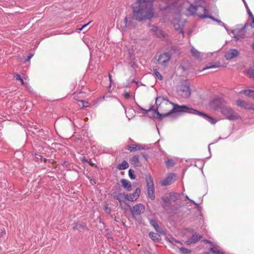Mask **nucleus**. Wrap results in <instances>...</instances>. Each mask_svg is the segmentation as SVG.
I'll use <instances>...</instances> for the list:
<instances>
[{"label":"nucleus","instance_id":"obj_63","mask_svg":"<svg viewBox=\"0 0 254 254\" xmlns=\"http://www.w3.org/2000/svg\"><path fill=\"white\" fill-rule=\"evenodd\" d=\"M89 164V165L92 167H97V166L95 164L93 163H92L91 162H89V163H88Z\"/></svg>","mask_w":254,"mask_h":254},{"label":"nucleus","instance_id":"obj_26","mask_svg":"<svg viewBox=\"0 0 254 254\" xmlns=\"http://www.w3.org/2000/svg\"><path fill=\"white\" fill-rule=\"evenodd\" d=\"M170 199H171L173 201L176 202L178 199H179L180 197V194L179 193L175 192H171L169 193Z\"/></svg>","mask_w":254,"mask_h":254},{"label":"nucleus","instance_id":"obj_62","mask_svg":"<svg viewBox=\"0 0 254 254\" xmlns=\"http://www.w3.org/2000/svg\"><path fill=\"white\" fill-rule=\"evenodd\" d=\"M81 160L83 162L89 163V161H88L84 157H83L82 158H81Z\"/></svg>","mask_w":254,"mask_h":254},{"label":"nucleus","instance_id":"obj_11","mask_svg":"<svg viewBox=\"0 0 254 254\" xmlns=\"http://www.w3.org/2000/svg\"><path fill=\"white\" fill-rule=\"evenodd\" d=\"M230 32L234 35V38L235 41H238L240 39H244L246 37V31H241V28L239 29L231 30Z\"/></svg>","mask_w":254,"mask_h":254},{"label":"nucleus","instance_id":"obj_61","mask_svg":"<svg viewBox=\"0 0 254 254\" xmlns=\"http://www.w3.org/2000/svg\"><path fill=\"white\" fill-rule=\"evenodd\" d=\"M124 97L126 99L129 98L130 97L129 93L127 92H126L125 94H124Z\"/></svg>","mask_w":254,"mask_h":254},{"label":"nucleus","instance_id":"obj_35","mask_svg":"<svg viewBox=\"0 0 254 254\" xmlns=\"http://www.w3.org/2000/svg\"><path fill=\"white\" fill-rule=\"evenodd\" d=\"M165 164L167 168H170L174 166L175 161L172 159H168L167 161H165Z\"/></svg>","mask_w":254,"mask_h":254},{"label":"nucleus","instance_id":"obj_44","mask_svg":"<svg viewBox=\"0 0 254 254\" xmlns=\"http://www.w3.org/2000/svg\"><path fill=\"white\" fill-rule=\"evenodd\" d=\"M122 192L118 193L117 191L113 192L112 195L113 197L116 199H119V197H122Z\"/></svg>","mask_w":254,"mask_h":254},{"label":"nucleus","instance_id":"obj_38","mask_svg":"<svg viewBox=\"0 0 254 254\" xmlns=\"http://www.w3.org/2000/svg\"><path fill=\"white\" fill-rule=\"evenodd\" d=\"M122 197H124L127 200L130 202H133V199L131 198L130 194L126 193L125 192H122Z\"/></svg>","mask_w":254,"mask_h":254},{"label":"nucleus","instance_id":"obj_50","mask_svg":"<svg viewBox=\"0 0 254 254\" xmlns=\"http://www.w3.org/2000/svg\"><path fill=\"white\" fill-rule=\"evenodd\" d=\"M158 29H159L158 27L153 25L152 28L150 30V31L151 32H152L154 34L155 33H156V32H157Z\"/></svg>","mask_w":254,"mask_h":254},{"label":"nucleus","instance_id":"obj_23","mask_svg":"<svg viewBox=\"0 0 254 254\" xmlns=\"http://www.w3.org/2000/svg\"><path fill=\"white\" fill-rule=\"evenodd\" d=\"M251 27L254 28V17L252 19V22L249 23V22H247L245 23V24L241 28V30L245 31L247 33L248 27Z\"/></svg>","mask_w":254,"mask_h":254},{"label":"nucleus","instance_id":"obj_57","mask_svg":"<svg viewBox=\"0 0 254 254\" xmlns=\"http://www.w3.org/2000/svg\"><path fill=\"white\" fill-rule=\"evenodd\" d=\"M33 56V54H32V53H29L28 56H27V59H26L25 61L29 62Z\"/></svg>","mask_w":254,"mask_h":254},{"label":"nucleus","instance_id":"obj_31","mask_svg":"<svg viewBox=\"0 0 254 254\" xmlns=\"http://www.w3.org/2000/svg\"><path fill=\"white\" fill-rule=\"evenodd\" d=\"M129 162L131 165H134L135 167L139 166L138 164V163L139 162L138 156H133L129 159Z\"/></svg>","mask_w":254,"mask_h":254},{"label":"nucleus","instance_id":"obj_48","mask_svg":"<svg viewBox=\"0 0 254 254\" xmlns=\"http://www.w3.org/2000/svg\"><path fill=\"white\" fill-rule=\"evenodd\" d=\"M174 27L176 30H180V32L183 34H184L183 30L182 28H181V25L179 24H175Z\"/></svg>","mask_w":254,"mask_h":254},{"label":"nucleus","instance_id":"obj_36","mask_svg":"<svg viewBox=\"0 0 254 254\" xmlns=\"http://www.w3.org/2000/svg\"><path fill=\"white\" fill-rule=\"evenodd\" d=\"M188 9L192 15H194L196 13V11H197V7L196 6L192 4H191Z\"/></svg>","mask_w":254,"mask_h":254},{"label":"nucleus","instance_id":"obj_1","mask_svg":"<svg viewBox=\"0 0 254 254\" xmlns=\"http://www.w3.org/2000/svg\"><path fill=\"white\" fill-rule=\"evenodd\" d=\"M131 7L132 14L127 15L124 19V27L132 26L134 28L135 25L132 22L133 19L138 22L147 20L151 21L154 16L153 2L150 0H136L131 4Z\"/></svg>","mask_w":254,"mask_h":254},{"label":"nucleus","instance_id":"obj_32","mask_svg":"<svg viewBox=\"0 0 254 254\" xmlns=\"http://www.w3.org/2000/svg\"><path fill=\"white\" fill-rule=\"evenodd\" d=\"M190 52L192 55L196 59L201 60V58L200 57V53L198 52L197 50L195 49L194 48H192L190 50Z\"/></svg>","mask_w":254,"mask_h":254},{"label":"nucleus","instance_id":"obj_33","mask_svg":"<svg viewBox=\"0 0 254 254\" xmlns=\"http://www.w3.org/2000/svg\"><path fill=\"white\" fill-rule=\"evenodd\" d=\"M37 133H38V136L43 138H45V137H46L49 133L48 130H44L43 129H40L37 130Z\"/></svg>","mask_w":254,"mask_h":254},{"label":"nucleus","instance_id":"obj_14","mask_svg":"<svg viewBox=\"0 0 254 254\" xmlns=\"http://www.w3.org/2000/svg\"><path fill=\"white\" fill-rule=\"evenodd\" d=\"M175 177V174H169L168 176L161 182V185L163 186H168L171 185L175 181V179H174Z\"/></svg>","mask_w":254,"mask_h":254},{"label":"nucleus","instance_id":"obj_5","mask_svg":"<svg viewBox=\"0 0 254 254\" xmlns=\"http://www.w3.org/2000/svg\"><path fill=\"white\" fill-rule=\"evenodd\" d=\"M227 104L226 101L222 97H216L209 102L210 107L215 111H220Z\"/></svg>","mask_w":254,"mask_h":254},{"label":"nucleus","instance_id":"obj_54","mask_svg":"<svg viewBox=\"0 0 254 254\" xmlns=\"http://www.w3.org/2000/svg\"><path fill=\"white\" fill-rule=\"evenodd\" d=\"M82 103V107H86L87 106H88V102L86 101H85V100H81L80 101Z\"/></svg>","mask_w":254,"mask_h":254},{"label":"nucleus","instance_id":"obj_34","mask_svg":"<svg viewBox=\"0 0 254 254\" xmlns=\"http://www.w3.org/2000/svg\"><path fill=\"white\" fill-rule=\"evenodd\" d=\"M154 36L158 38H165V35L164 31L159 28L157 32L154 34Z\"/></svg>","mask_w":254,"mask_h":254},{"label":"nucleus","instance_id":"obj_25","mask_svg":"<svg viewBox=\"0 0 254 254\" xmlns=\"http://www.w3.org/2000/svg\"><path fill=\"white\" fill-rule=\"evenodd\" d=\"M240 93H243L249 97L254 98V90L252 89H246L242 90L240 92Z\"/></svg>","mask_w":254,"mask_h":254},{"label":"nucleus","instance_id":"obj_27","mask_svg":"<svg viewBox=\"0 0 254 254\" xmlns=\"http://www.w3.org/2000/svg\"><path fill=\"white\" fill-rule=\"evenodd\" d=\"M220 66H221V65H220V64L219 62L211 63H209L208 65H207L205 67H203L202 68V70H204L205 69H209V68L219 67Z\"/></svg>","mask_w":254,"mask_h":254},{"label":"nucleus","instance_id":"obj_39","mask_svg":"<svg viewBox=\"0 0 254 254\" xmlns=\"http://www.w3.org/2000/svg\"><path fill=\"white\" fill-rule=\"evenodd\" d=\"M153 71L156 78L159 79V80H162L163 79L162 75L158 72L157 68H153Z\"/></svg>","mask_w":254,"mask_h":254},{"label":"nucleus","instance_id":"obj_7","mask_svg":"<svg viewBox=\"0 0 254 254\" xmlns=\"http://www.w3.org/2000/svg\"><path fill=\"white\" fill-rule=\"evenodd\" d=\"M177 93L179 95L183 98H187L189 97L191 94V90L189 84L186 83L181 85L177 89Z\"/></svg>","mask_w":254,"mask_h":254},{"label":"nucleus","instance_id":"obj_37","mask_svg":"<svg viewBox=\"0 0 254 254\" xmlns=\"http://www.w3.org/2000/svg\"><path fill=\"white\" fill-rule=\"evenodd\" d=\"M247 73L250 77H253L254 78V66H251L247 70Z\"/></svg>","mask_w":254,"mask_h":254},{"label":"nucleus","instance_id":"obj_55","mask_svg":"<svg viewBox=\"0 0 254 254\" xmlns=\"http://www.w3.org/2000/svg\"><path fill=\"white\" fill-rule=\"evenodd\" d=\"M203 242H204L207 244H211L212 245V247H214L215 246L213 244L212 241H211L209 240L206 239H203Z\"/></svg>","mask_w":254,"mask_h":254},{"label":"nucleus","instance_id":"obj_28","mask_svg":"<svg viewBox=\"0 0 254 254\" xmlns=\"http://www.w3.org/2000/svg\"><path fill=\"white\" fill-rule=\"evenodd\" d=\"M181 206V203L179 204L178 206H175L174 205L171 206L172 208H170L169 211L170 213H167V214H172L178 213Z\"/></svg>","mask_w":254,"mask_h":254},{"label":"nucleus","instance_id":"obj_56","mask_svg":"<svg viewBox=\"0 0 254 254\" xmlns=\"http://www.w3.org/2000/svg\"><path fill=\"white\" fill-rule=\"evenodd\" d=\"M185 244L187 245V246H189V245H190L191 244H193V242L191 241V240L189 238H188V239L187 240H186L185 242Z\"/></svg>","mask_w":254,"mask_h":254},{"label":"nucleus","instance_id":"obj_51","mask_svg":"<svg viewBox=\"0 0 254 254\" xmlns=\"http://www.w3.org/2000/svg\"><path fill=\"white\" fill-rule=\"evenodd\" d=\"M123 198V197H119V199H117V200L119 201V203H120V206H121V208H122V209H125V210H127V209H126V208H123V207H122V203H123V202H125V203H126V202L124 201L122 199V198Z\"/></svg>","mask_w":254,"mask_h":254},{"label":"nucleus","instance_id":"obj_24","mask_svg":"<svg viewBox=\"0 0 254 254\" xmlns=\"http://www.w3.org/2000/svg\"><path fill=\"white\" fill-rule=\"evenodd\" d=\"M140 192V189L139 188H137L133 193H130L131 198L133 199V201L136 200L139 197Z\"/></svg>","mask_w":254,"mask_h":254},{"label":"nucleus","instance_id":"obj_49","mask_svg":"<svg viewBox=\"0 0 254 254\" xmlns=\"http://www.w3.org/2000/svg\"><path fill=\"white\" fill-rule=\"evenodd\" d=\"M247 13L248 14L249 17L252 19H253L254 17V15L253 14L252 12L250 10L249 6H246V7Z\"/></svg>","mask_w":254,"mask_h":254},{"label":"nucleus","instance_id":"obj_19","mask_svg":"<svg viewBox=\"0 0 254 254\" xmlns=\"http://www.w3.org/2000/svg\"><path fill=\"white\" fill-rule=\"evenodd\" d=\"M167 53H169L171 57L172 58V55L174 54H177V55H180V51L179 48L178 46H172L169 48V50Z\"/></svg>","mask_w":254,"mask_h":254},{"label":"nucleus","instance_id":"obj_47","mask_svg":"<svg viewBox=\"0 0 254 254\" xmlns=\"http://www.w3.org/2000/svg\"><path fill=\"white\" fill-rule=\"evenodd\" d=\"M153 105L152 104H151L148 109L146 110V109H144V110H142V111H143V115L144 116L146 115L148 113V112H149L152 110H153Z\"/></svg>","mask_w":254,"mask_h":254},{"label":"nucleus","instance_id":"obj_15","mask_svg":"<svg viewBox=\"0 0 254 254\" xmlns=\"http://www.w3.org/2000/svg\"><path fill=\"white\" fill-rule=\"evenodd\" d=\"M237 105L238 107L243 108L247 110H252L254 111V104H251L241 99L237 100Z\"/></svg>","mask_w":254,"mask_h":254},{"label":"nucleus","instance_id":"obj_22","mask_svg":"<svg viewBox=\"0 0 254 254\" xmlns=\"http://www.w3.org/2000/svg\"><path fill=\"white\" fill-rule=\"evenodd\" d=\"M149 237L155 242H159L161 240L160 234L155 233L153 232H149Z\"/></svg>","mask_w":254,"mask_h":254},{"label":"nucleus","instance_id":"obj_29","mask_svg":"<svg viewBox=\"0 0 254 254\" xmlns=\"http://www.w3.org/2000/svg\"><path fill=\"white\" fill-rule=\"evenodd\" d=\"M128 167L129 165L128 163L127 162V161L125 160L123 161L121 163L119 164L117 166V168L119 170H123L128 168Z\"/></svg>","mask_w":254,"mask_h":254},{"label":"nucleus","instance_id":"obj_46","mask_svg":"<svg viewBox=\"0 0 254 254\" xmlns=\"http://www.w3.org/2000/svg\"><path fill=\"white\" fill-rule=\"evenodd\" d=\"M164 117H175V115L174 114V112L173 111V109L171 110L168 112L164 114Z\"/></svg>","mask_w":254,"mask_h":254},{"label":"nucleus","instance_id":"obj_60","mask_svg":"<svg viewBox=\"0 0 254 254\" xmlns=\"http://www.w3.org/2000/svg\"><path fill=\"white\" fill-rule=\"evenodd\" d=\"M90 183L92 185H95L96 184V181L95 179L93 178V179H91V180H90Z\"/></svg>","mask_w":254,"mask_h":254},{"label":"nucleus","instance_id":"obj_59","mask_svg":"<svg viewBox=\"0 0 254 254\" xmlns=\"http://www.w3.org/2000/svg\"><path fill=\"white\" fill-rule=\"evenodd\" d=\"M195 205L196 206L197 210L199 212H201L202 209V206H200L199 205V204H198L197 203H196V205Z\"/></svg>","mask_w":254,"mask_h":254},{"label":"nucleus","instance_id":"obj_42","mask_svg":"<svg viewBox=\"0 0 254 254\" xmlns=\"http://www.w3.org/2000/svg\"><path fill=\"white\" fill-rule=\"evenodd\" d=\"M165 240L169 242V243H172V244H173V242H175L176 243H180L182 245L183 244L179 240H176L174 237H171V239H169V238L168 237H166L165 238Z\"/></svg>","mask_w":254,"mask_h":254},{"label":"nucleus","instance_id":"obj_21","mask_svg":"<svg viewBox=\"0 0 254 254\" xmlns=\"http://www.w3.org/2000/svg\"><path fill=\"white\" fill-rule=\"evenodd\" d=\"M217 247V245H215L214 247H211L210 248L208 252H205L204 253L205 254H209L211 252L213 254H226L223 251L215 249V248Z\"/></svg>","mask_w":254,"mask_h":254},{"label":"nucleus","instance_id":"obj_45","mask_svg":"<svg viewBox=\"0 0 254 254\" xmlns=\"http://www.w3.org/2000/svg\"><path fill=\"white\" fill-rule=\"evenodd\" d=\"M153 118L155 119H157L160 121H162L165 117L164 116V114L162 113H158L157 116H155L154 115H153Z\"/></svg>","mask_w":254,"mask_h":254},{"label":"nucleus","instance_id":"obj_13","mask_svg":"<svg viewBox=\"0 0 254 254\" xmlns=\"http://www.w3.org/2000/svg\"><path fill=\"white\" fill-rule=\"evenodd\" d=\"M161 206L163 209L165 211V212L167 213L169 212V208L170 206H171V202L170 200V198L167 196H163L161 197Z\"/></svg>","mask_w":254,"mask_h":254},{"label":"nucleus","instance_id":"obj_3","mask_svg":"<svg viewBox=\"0 0 254 254\" xmlns=\"http://www.w3.org/2000/svg\"><path fill=\"white\" fill-rule=\"evenodd\" d=\"M221 113L225 119L229 121H234L241 119L240 116L227 104L220 110Z\"/></svg>","mask_w":254,"mask_h":254},{"label":"nucleus","instance_id":"obj_64","mask_svg":"<svg viewBox=\"0 0 254 254\" xmlns=\"http://www.w3.org/2000/svg\"><path fill=\"white\" fill-rule=\"evenodd\" d=\"M131 83H134L137 85V86H138V82L136 81L134 79L131 80Z\"/></svg>","mask_w":254,"mask_h":254},{"label":"nucleus","instance_id":"obj_53","mask_svg":"<svg viewBox=\"0 0 254 254\" xmlns=\"http://www.w3.org/2000/svg\"><path fill=\"white\" fill-rule=\"evenodd\" d=\"M140 156H142L146 161H148L149 155L145 153H141Z\"/></svg>","mask_w":254,"mask_h":254},{"label":"nucleus","instance_id":"obj_30","mask_svg":"<svg viewBox=\"0 0 254 254\" xmlns=\"http://www.w3.org/2000/svg\"><path fill=\"white\" fill-rule=\"evenodd\" d=\"M202 238V236L196 233L193 234L192 236L190 238L193 244L197 243L200 239Z\"/></svg>","mask_w":254,"mask_h":254},{"label":"nucleus","instance_id":"obj_6","mask_svg":"<svg viewBox=\"0 0 254 254\" xmlns=\"http://www.w3.org/2000/svg\"><path fill=\"white\" fill-rule=\"evenodd\" d=\"M146 182L147 183L148 197L151 199L154 200L155 198V189L153 179L150 175L146 177Z\"/></svg>","mask_w":254,"mask_h":254},{"label":"nucleus","instance_id":"obj_41","mask_svg":"<svg viewBox=\"0 0 254 254\" xmlns=\"http://www.w3.org/2000/svg\"><path fill=\"white\" fill-rule=\"evenodd\" d=\"M128 176L131 180H134L136 178V175L134 174V171L129 169L128 171Z\"/></svg>","mask_w":254,"mask_h":254},{"label":"nucleus","instance_id":"obj_10","mask_svg":"<svg viewBox=\"0 0 254 254\" xmlns=\"http://www.w3.org/2000/svg\"><path fill=\"white\" fill-rule=\"evenodd\" d=\"M200 7H201L202 8V10H203V11L204 12L203 14H201L198 15L200 18H209V19L212 20L213 21H215L216 22H217L218 23V24H219L220 25H221L222 26H224V23H223L220 20L218 19L215 18L214 17H213L211 15H207V14H206V13L207 12V9H206V8L205 7L203 6H200Z\"/></svg>","mask_w":254,"mask_h":254},{"label":"nucleus","instance_id":"obj_40","mask_svg":"<svg viewBox=\"0 0 254 254\" xmlns=\"http://www.w3.org/2000/svg\"><path fill=\"white\" fill-rule=\"evenodd\" d=\"M13 76L16 78L17 80L20 81L22 85L24 86V82L23 78L21 77L20 74L18 73H15Z\"/></svg>","mask_w":254,"mask_h":254},{"label":"nucleus","instance_id":"obj_43","mask_svg":"<svg viewBox=\"0 0 254 254\" xmlns=\"http://www.w3.org/2000/svg\"><path fill=\"white\" fill-rule=\"evenodd\" d=\"M180 250L182 254H190L191 253V251L190 250L185 247H182Z\"/></svg>","mask_w":254,"mask_h":254},{"label":"nucleus","instance_id":"obj_52","mask_svg":"<svg viewBox=\"0 0 254 254\" xmlns=\"http://www.w3.org/2000/svg\"><path fill=\"white\" fill-rule=\"evenodd\" d=\"M158 109H159V108H157L156 106H155V108H153V110H152L151 111H153V115H154L155 116H157L158 115V114L160 113L159 112V111H158Z\"/></svg>","mask_w":254,"mask_h":254},{"label":"nucleus","instance_id":"obj_8","mask_svg":"<svg viewBox=\"0 0 254 254\" xmlns=\"http://www.w3.org/2000/svg\"><path fill=\"white\" fill-rule=\"evenodd\" d=\"M72 225V229L73 230H78L80 232H83L85 230H89L87 224L83 221L78 220L76 222H74Z\"/></svg>","mask_w":254,"mask_h":254},{"label":"nucleus","instance_id":"obj_4","mask_svg":"<svg viewBox=\"0 0 254 254\" xmlns=\"http://www.w3.org/2000/svg\"><path fill=\"white\" fill-rule=\"evenodd\" d=\"M126 206L129 209L131 218L133 219H135L136 215H139L144 213L145 210V206L142 203L136 204L132 208H131V206L127 202H126Z\"/></svg>","mask_w":254,"mask_h":254},{"label":"nucleus","instance_id":"obj_16","mask_svg":"<svg viewBox=\"0 0 254 254\" xmlns=\"http://www.w3.org/2000/svg\"><path fill=\"white\" fill-rule=\"evenodd\" d=\"M238 55L239 51L236 49H232L225 54L224 57L226 60H230L237 57Z\"/></svg>","mask_w":254,"mask_h":254},{"label":"nucleus","instance_id":"obj_58","mask_svg":"<svg viewBox=\"0 0 254 254\" xmlns=\"http://www.w3.org/2000/svg\"><path fill=\"white\" fill-rule=\"evenodd\" d=\"M104 210H105V211H106V213L109 214V213H110L111 209L110 207H108L107 206H105Z\"/></svg>","mask_w":254,"mask_h":254},{"label":"nucleus","instance_id":"obj_20","mask_svg":"<svg viewBox=\"0 0 254 254\" xmlns=\"http://www.w3.org/2000/svg\"><path fill=\"white\" fill-rule=\"evenodd\" d=\"M166 101L167 102H169L170 101L168 99L165 98L163 96H158L155 98V106L157 108H159L161 106V104L163 103V101Z\"/></svg>","mask_w":254,"mask_h":254},{"label":"nucleus","instance_id":"obj_18","mask_svg":"<svg viewBox=\"0 0 254 254\" xmlns=\"http://www.w3.org/2000/svg\"><path fill=\"white\" fill-rule=\"evenodd\" d=\"M150 224L154 228L156 231H157L158 233H159L161 235H165V232L164 231L160 229L159 227L158 224L156 222V221L154 219H151L150 220Z\"/></svg>","mask_w":254,"mask_h":254},{"label":"nucleus","instance_id":"obj_17","mask_svg":"<svg viewBox=\"0 0 254 254\" xmlns=\"http://www.w3.org/2000/svg\"><path fill=\"white\" fill-rule=\"evenodd\" d=\"M121 183L123 188L127 191H130L132 190V185L130 181L126 179H122L121 180Z\"/></svg>","mask_w":254,"mask_h":254},{"label":"nucleus","instance_id":"obj_9","mask_svg":"<svg viewBox=\"0 0 254 254\" xmlns=\"http://www.w3.org/2000/svg\"><path fill=\"white\" fill-rule=\"evenodd\" d=\"M151 148L142 144H132L127 145L126 149L131 152L141 150H148Z\"/></svg>","mask_w":254,"mask_h":254},{"label":"nucleus","instance_id":"obj_12","mask_svg":"<svg viewBox=\"0 0 254 254\" xmlns=\"http://www.w3.org/2000/svg\"><path fill=\"white\" fill-rule=\"evenodd\" d=\"M171 59V57L170 55L167 52H164L162 54L160 55L157 61L161 65L166 66V64Z\"/></svg>","mask_w":254,"mask_h":254},{"label":"nucleus","instance_id":"obj_2","mask_svg":"<svg viewBox=\"0 0 254 254\" xmlns=\"http://www.w3.org/2000/svg\"><path fill=\"white\" fill-rule=\"evenodd\" d=\"M170 103L173 106V111L174 113H189L198 115L205 119L212 125H215L217 122V120L215 119L210 117L204 112H200L186 105H179L172 102H170Z\"/></svg>","mask_w":254,"mask_h":254}]
</instances>
